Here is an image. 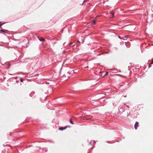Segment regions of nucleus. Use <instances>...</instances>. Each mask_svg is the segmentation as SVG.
I'll list each match as a JSON object with an SVG mask.
<instances>
[{"label": "nucleus", "mask_w": 153, "mask_h": 153, "mask_svg": "<svg viewBox=\"0 0 153 153\" xmlns=\"http://www.w3.org/2000/svg\"><path fill=\"white\" fill-rule=\"evenodd\" d=\"M3 24V23H1V26Z\"/></svg>", "instance_id": "nucleus-11"}, {"label": "nucleus", "mask_w": 153, "mask_h": 153, "mask_svg": "<svg viewBox=\"0 0 153 153\" xmlns=\"http://www.w3.org/2000/svg\"><path fill=\"white\" fill-rule=\"evenodd\" d=\"M110 15L109 16L110 18H112L114 17V13L113 12H111L110 13Z\"/></svg>", "instance_id": "nucleus-3"}, {"label": "nucleus", "mask_w": 153, "mask_h": 153, "mask_svg": "<svg viewBox=\"0 0 153 153\" xmlns=\"http://www.w3.org/2000/svg\"><path fill=\"white\" fill-rule=\"evenodd\" d=\"M139 123L138 122H136L134 126L135 129H137L138 127H139Z\"/></svg>", "instance_id": "nucleus-1"}, {"label": "nucleus", "mask_w": 153, "mask_h": 153, "mask_svg": "<svg viewBox=\"0 0 153 153\" xmlns=\"http://www.w3.org/2000/svg\"><path fill=\"white\" fill-rule=\"evenodd\" d=\"M86 0H84V2H85V1H86Z\"/></svg>", "instance_id": "nucleus-13"}, {"label": "nucleus", "mask_w": 153, "mask_h": 153, "mask_svg": "<svg viewBox=\"0 0 153 153\" xmlns=\"http://www.w3.org/2000/svg\"><path fill=\"white\" fill-rule=\"evenodd\" d=\"M153 64V60L152 61L151 63L150 64V65H149V66L150 67L151 66L150 65H151V64Z\"/></svg>", "instance_id": "nucleus-7"}, {"label": "nucleus", "mask_w": 153, "mask_h": 153, "mask_svg": "<svg viewBox=\"0 0 153 153\" xmlns=\"http://www.w3.org/2000/svg\"><path fill=\"white\" fill-rule=\"evenodd\" d=\"M23 80L22 79H20V81L21 82H23Z\"/></svg>", "instance_id": "nucleus-9"}, {"label": "nucleus", "mask_w": 153, "mask_h": 153, "mask_svg": "<svg viewBox=\"0 0 153 153\" xmlns=\"http://www.w3.org/2000/svg\"><path fill=\"white\" fill-rule=\"evenodd\" d=\"M72 44V43H71V42H70V43H69V44L71 45Z\"/></svg>", "instance_id": "nucleus-14"}, {"label": "nucleus", "mask_w": 153, "mask_h": 153, "mask_svg": "<svg viewBox=\"0 0 153 153\" xmlns=\"http://www.w3.org/2000/svg\"><path fill=\"white\" fill-rule=\"evenodd\" d=\"M67 128V127H59V129L60 131H62V130L66 129Z\"/></svg>", "instance_id": "nucleus-2"}, {"label": "nucleus", "mask_w": 153, "mask_h": 153, "mask_svg": "<svg viewBox=\"0 0 153 153\" xmlns=\"http://www.w3.org/2000/svg\"><path fill=\"white\" fill-rule=\"evenodd\" d=\"M92 23L94 24H96V21L95 20H93L92 21Z\"/></svg>", "instance_id": "nucleus-8"}, {"label": "nucleus", "mask_w": 153, "mask_h": 153, "mask_svg": "<svg viewBox=\"0 0 153 153\" xmlns=\"http://www.w3.org/2000/svg\"><path fill=\"white\" fill-rule=\"evenodd\" d=\"M74 72L75 73H77V71H74Z\"/></svg>", "instance_id": "nucleus-10"}, {"label": "nucleus", "mask_w": 153, "mask_h": 153, "mask_svg": "<svg viewBox=\"0 0 153 153\" xmlns=\"http://www.w3.org/2000/svg\"><path fill=\"white\" fill-rule=\"evenodd\" d=\"M7 30H1V33L2 32H5L6 33H7Z\"/></svg>", "instance_id": "nucleus-5"}, {"label": "nucleus", "mask_w": 153, "mask_h": 153, "mask_svg": "<svg viewBox=\"0 0 153 153\" xmlns=\"http://www.w3.org/2000/svg\"><path fill=\"white\" fill-rule=\"evenodd\" d=\"M39 39L41 42H44L45 40V39L43 38H39Z\"/></svg>", "instance_id": "nucleus-4"}, {"label": "nucleus", "mask_w": 153, "mask_h": 153, "mask_svg": "<svg viewBox=\"0 0 153 153\" xmlns=\"http://www.w3.org/2000/svg\"><path fill=\"white\" fill-rule=\"evenodd\" d=\"M70 123H71L72 124H74V123H73V122L72 121L71 119H70Z\"/></svg>", "instance_id": "nucleus-6"}, {"label": "nucleus", "mask_w": 153, "mask_h": 153, "mask_svg": "<svg viewBox=\"0 0 153 153\" xmlns=\"http://www.w3.org/2000/svg\"><path fill=\"white\" fill-rule=\"evenodd\" d=\"M119 38H121L120 36H119Z\"/></svg>", "instance_id": "nucleus-15"}, {"label": "nucleus", "mask_w": 153, "mask_h": 153, "mask_svg": "<svg viewBox=\"0 0 153 153\" xmlns=\"http://www.w3.org/2000/svg\"><path fill=\"white\" fill-rule=\"evenodd\" d=\"M108 74V72H107L106 73V74L105 75H107Z\"/></svg>", "instance_id": "nucleus-12"}, {"label": "nucleus", "mask_w": 153, "mask_h": 153, "mask_svg": "<svg viewBox=\"0 0 153 153\" xmlns=\"http://www.w3.org/2000/svg\"><path fill=\"white\" fill-rule=\"evenodd\" d=\"M127 38V37H126H126H125V38Z\"/></svg>", "instance_id": "nucleus-16"}]
</instances>
